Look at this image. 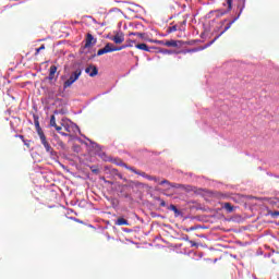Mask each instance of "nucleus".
Here are the masks:
<instances>
[{"mask_svg":"<svg viewBox=\"0 0 279 279\" xmlns=\"http://www.w3.org/2000/svg\"><path fill=\"white\" fill-rule=\"evenodd\" d=\"M122 49H128V46L117 47V46H114V44L108 43V44H106V46L102 49H99L97 51V56H104L106 53H112L114 51H122Z\"/></svg>","mask_w":279,"mask_h":279,"instance_id":"1","label":"nucleus"},{"mask_svg":"<svg viewBox=\"0 0 279 279\" xmlns=\"http://www.w3.org/2000/svg\"><path fill=\"white\" fill-rule=\"evenodd\" d=\"M82 75V70L77 69L76 71H74L71 76L69 77V80H66L63 83V88L64 90H66V88H71V86H73V84H75V82H77V80H80V76Z\"/></svg>","mask_w":279,"mask_h":279,"instance_id":"2","label":"nucleus"},{"mask_svg":"<svg viewBox=\"0 0 279 279\" xmlns=\"http://www.w3.org/2000/svg\"><path fill=\"white\" fill-rule=\"evenodd\" d=\"M40 143L45 147L47 154H50V156H53L56 151L53 150V147H51V144H49V141L47 140V135L45 133H40L39 135Z\"/></svg>","mask_w":279,"mask_h":279,"instance_id":"3","label":"nucleus"},{"mask_svg":"<svg viewBox=\"0 0 279 279\" xmlns=\"http://www.w3.org/2000/svg\"><path fill=\"white\" fill-rule=\"evenodd\" d=\"M93 45H97V39L93 34L88 33L85 38V49L93 47Z\"/></svg>","mask_w":279,"mask_h":279,"instance_id":"4","label":"nucleus"},{"mask_svg":"<svg viewBox=\"0 0 279 279\" xmlns=\"http://www.w3.org/2000/svg\"><path fill=\"white\" fill-rule=\"evenodd\" d=\"M85 73H87V75H89V77H95L99 74V70L97 69L96 65L90 64L89 66H87L85 69Z\"/></svg>","mask_w":279,"mask_h":279,"instance_id":"5","label":"nucleus"},{"mask_svg":"<svg viewBox=\"0 0 279 279\" xmlns=\"http://www.w3.org/2000/svg\"><path fill=\"white\" fill-rule=\"evenodd\" d=\"M111 40L116 44V45H121L124 40H125V37L123 35V33H118L116 34Z\"/></svg>","mask_w":279,"mask_h":279,"instance_id":"6","label":"nucleus"},{"mask_svg":"<svg viewBox=\"0 0 279 279\" xmlns=\"http://www.w3.org/2000/svg\"><path fill=\"white\" fill-rule=\"evenodd\" d=\"M182 45H184V43L182 40H167L166 41V47H174V48H178V47H182Z\"/></svg>","mask_w":279,"mask_h":279,"instance_id":"7","label":"nucleus"},{"mask_svg":"<svg viewBox=\"0 0 279 279\" xmlns=\"http://www.w3.org/2000/svg\"><path fill=\"white\" fill-rule=\"evenodd\" d=\"M62 128L65 132H68L69 134H72L73 130H77V125L73 124V123H63Z\"/></svg>","mask_w":279,"mask_h":279,"instance_id":"8","label":"nucleus"},{"mask_svg":"<svg viewBox=\"0 0 279 279\" xmlns=\"http://www.w3.org/2000/svg\"><path fill=\"white\" fill-rule=\"evenodd\" d=\"M34 123L37 134H44L45 132L43 131V128H40V121L38 120V116H34Z\"/></svg>","mask_w":279,"mask_h":279,"instance_id":"9","label":"nucleus"},{"mask_svg":"<svg viewBox=\"0 0 279 279\" xmlns=\"http://www.w3.org/2000/svg\"><path fill=\"white\" fill-rule=\"evenodd\" d=\"M159 184H168V186H171L172 189H184V185L178 184V183H171L169 180H162Z\"/></svg>","mask_w":279,"mask_h":279,"instance_id":"10","label":"nucleus"},{"mask_svg":"<svg viewBox=\"0 0 279 279\" xmlns=\"http://www.w3.org/2000/svg\"><path fill=\"white\" fill-rule=\"evenodd\" d=\"M234 23V20L229 22L227 24V26L225 27L223 32L220 33V35H218L217 37H215V39L210 43V45H213V43H215V40H217V38H219V36H222V34H226V32H228V29H230L232 27V24Z\"/></svg>","mask_w":279,"mask_h":279,"instance_id":"11","label":"nucleus"},{"mask_svg":"<svg viewBox=\"0 0 279 279\" xmlns=\"http://www.w3.org/2000/svg\"><path fill=\"white\" fill-rule=\"evenodd\" d=\"M58 72V66L56 65H51L49 69V80H53V77H56V73Z\"/></svg>","mask_w":279,"mask_h":279,"instance_id":"12","label":"nucleus"},{"mask_svg":"<svg viewBox=\"0 0 279 279\" xmlns=\"http://www.w3.org/2000/svg\"><path fill=\"white\" fill-rule=\"evenodd\" d=\"M135 47L136 49H141L142 51H148V52L151 51V49L149 48V46H147V44H137Z\"/></svg>","mask_w":279,"mask_h":279,"instance_id":"13","label":"nucleus"},{"mask_svg":"<svg viewBox=\"0 0 279 279\" xmlns=\"http://www.w3.org/2000/svg\"><path fill=\"white\" fill-rule=\"evenodd\" d=\"M128 171H132V173H135L136 175H142V178H147V173L141 172L136 170L135 168H128Z\"/></svg>","mask_w":279,"mask_h":279,"instance_id":"14","label":"nucleus"},{"mask_svg":"<svg viewBox=\"0 0 279 279\" xmlns=\"http://www.w3.org/2000/svg\"><path fill=\"white\" fill-rule=\"evenodd\" d=\"M116 226H130V222L125 218H118Z\"/></svg>","mask_w":279,"mask_h":279,"instance_id":"15","label":"nucleus"},{"mask_svg":"<svg viewBox=\"0 0 279 279\" xmlns=\"http://www.w3.org/2000/svg\"><path fill=\"white\" fill-rule=\"evenodd\" d=\"M223 208L227 210V213H233L234 211V206L230 203H225Z\"/></svg>","mask_w":279,"mask_h":279,"instance_id":"16","label":"nucleus"},{"mask_svg":"<svg viewBox=\"0 0 279 279\" xmlns=\"http://www.w3.org/2000/svg\"><path fill=\"white\" fill-rule=\"evenodd\" d=\"M232 1L233 0H226L223 2V5H227V12H230V10H232Z\"/></svg>","mask_w":279,"mask_h":279,"instance_id":"17","label":"nucleus"},{"mask_svg":"<svg viewBox=\"0 0 279 279\" xmlns=\"http://www.w3.org/2000/svg\"><path fill=\"white\" fill-rule=\"evenodd\" d=\"M167 32L168 34H173V32H178V26L177 25L170 26L168 27Z\"/></svg>","mask_w":279,"mask_h":279,"instance_id":"18","label":"nucleus"},{"mask_svg":"<svg viewBox=\"0 0 279 279\" xmlns=\"http://www.w3.org/2000/svg\"><path fill=\"white\" fill-rule=\"evenodd\" d=\"M54 130H57L59 132V134H61L62 136H69V133H62V126H58V124L54 126Z\"/></svg>","mask_w":279,"mask_h":279,"instance_id":"19","label":"nucleus"},{"mask_svg":"<svg viewBox=\"0 0 279 279\" xmlns=\"http://www.w3.org/2000/svg\"><path fill=\"white\" fill-rule=\"evenodd\" d=\"M46 47L45 45H41L39 48L35 49V56H38V53H40L41 51H45Z\"/></svg>","mask_w":279,"mask_h":279,"instance_id":"20","label":"nucleus"},{"mask_svg":"<svg viewBox=\"0 0 279 279\" xmlns=\"http://www.w3.org/2000/svg\"><path fill=\"white\" fill-rule=\"evenodd\" d=\"M58 124L56 123V116L50 117V126L56 128Z\"/></svg>","mask_w":279,"mask_h":279,"instance_id":"21","label":"nucleus"},{"mask_svg":"<svg viewBox=\"0 0 279 279\" xmlns=\"http://www.w3.org/2000/svg\"><path fill=\"white\" fill-rule=\"evenodd\" d=\"M129 36H137L138 38H145L144 33H130Z\"/></svg>","mask_w":279,"mask_h":279,"instance_id":"22","label":"nucleus"},{"mask_svg":"<svg viewBox=\"0 0 279 279\" xmlns=\"http://www.w3.org/2000/svg\"><path fill=\"white\" fill-rule=\"evenodd\" d=\"M169 210H172L175 214L180 213V210H178V207H175V205H170Z\"/></svg>","mask_w":279,"mask_h":279,"instance_id":"23","label":"nucleus"},{"mask_svg":"<svg viewBox=\"0 0 279 279\" xmlns=\"http://www.w3.org/2000/svg\"><path fill=\"white\" fill-rule=\"evenodd\" d=\"M146 180H154L155 182H159V179L153 175L147 174Z\"/></svg>","mask_w":279,"mask_h":279,"instance_id":"24","label":"nucleus"},{"mask_svg":"<svg viewBox=\"0 0 279 279\" xmlns=\"http://www.w3.org/2000/svg\"><path fill=\"white\" fill-rule=\"evenodd\" d=\"M120 167H124V169H134V167H130L125 162H121Z\"/></svg>","mask_w":279,"mask_h":279,"instance_id":"25","label":"nucleus"},{"mask_svg":"<svg viewBox=\"0 0 279 279\" xmlns=\"http://www.w3.org/2000/svg\"><path fill=\"white\" fill-rule=\"evenodd\" d=\"M156 43H157V45H163L165 47H166V44H167V41H165V40H157Z\"/></svg>","mask_w":279,"mask_h":279,"instance_id":"26","label":"nucleus"},{"mask_svg":"<svg viewBox=\"0 0 279 279\" xmlns=\"http://www.w3.org/2000/svg\"><path fill=\"white\" fill-rule=\"evenodd\" d=\"M23 143H24V145H25L26 147H29V143H32V142H31V141H27V140H24Z\"/></svg>","mask_w":279,"mask_h":279,"instance_id":"27","label":"nucleus"},{"mask_svg":"<svg viewBox=\"0 0 279 279\" xmlns=\"http://www.w3.org/2000/svg\"><path fill=\"white\" fill-rule=\"evenodd\" d=\"M160 206H161V208H165V206H167V203L161 199V201H160Z\"/></svg>","mask_w":279,"mask_h":279,"instance_id":"28","label":"nucleus"},{"mask_svg":"<svg viewBox=\"0 0 279 279\" xmlns=\"http://www.w3.org/2000/svg\"><path fill=\"white\" fill-rule=\"evenodd\" d=\"M16 136V138H21V141H25V136H23V135H15Z\"/></svg>","mask_w":279,"mask_h":279,"instance_id":"29","label":"nucleus"},{"mask_svg":"<svg viewBox=\"0 0 279 279\" xmlns=\"http://www.w3.org/2000/svg\"><path fill=\"white\" fill-rule=\"evenodd\" d=\"M271 217H279V211H274V213L271 214Z\"/></svg>","mask_w":279,"mask_h":279,"instance_id":"30","label":"nucleus"},{"mask_svg":"<svg viewBox=\"0 0 279 279\" xmlns=\"http://www.w3.org/2000/svg\"><path fill=\"white\" fill-rule=\"evenodd\" d=\"M243 8H245V1H243V7L240 9V14L243 12Z\"/></svg>","mask_w":279,"mask_h":279,"instance_id":"31","label":"nucleus"},{"mask_svg":"<svg viewBox=\"0 0 279 279\" xmlns=\"http://www.w3.org/2000/svg\"><path fill=\"white\" fill-rule=\"evenodd\" d=\"M118 178H120V180H123V174L121 173H117Z\"/></svg>","mask_w":279,"mask_h":279,"instance_id":"32","label":"nucleus"},{"mask_svg":"<svg viewBox=\"0 0 279 279\" xmlns=\"http://www.w3.org/2000/svg\"><path fill=\"white\" fill-rule=\"evenodd\" d=\"M93 173H99V169H93Z\"/></svg>","mask_w":279,"mask_h":279,"instance_id":"33","label":"nucleus"},{"mask_svg":"<svg viewBox=\"0 0 279 279\" xmlns=\"http://www.w3.org/2000/svg\"><path fill=\"white\" fill-rule=\"evenodd\" d=\"M126 47H132V43H129V45H126Z\"/></svg>","mask_w":279,"mask_h":279,"instance_id":"34","label":"nucleus"},{"mask_svg":"<svg viewBox=\"0 0 279 279\" xmlns=\"http://www.w3.org/2000/svg\"><path fill=\"white\" fill-rule=\"evenodd\" d=\"M107 182V184H112V182H110V181H106Z\"/></svg>","mask_w":279,"mask_h":279,"instance_id":"35","label":"nucleus"},{"mask_svg":"<svg viewBox=\"0 0 279 279\" xmlns=\"http://www.w3.org/2000/svg\"><path fill=\"white\" fill-rule=\"evenodd\" d=\"M129 43H135V41H133V40H129Z\"/></svg>","mask_w":279,"mask_h":279,"instance_id":"36","label":"nucleus"}]
</instances>
